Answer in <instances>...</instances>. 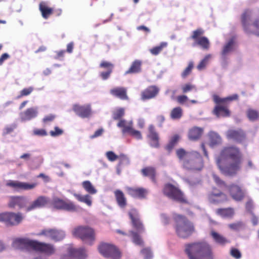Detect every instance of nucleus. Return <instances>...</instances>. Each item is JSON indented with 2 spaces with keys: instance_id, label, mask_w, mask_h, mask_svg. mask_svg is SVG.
I'll list each match as a JSON object with an SVG mask.
<instances>
[{
  "instance_id": "64",
  "label": "nucleus",
  "mask_w": 259,
  "mask_h": 259,
  "mask_svg": "<svg viewBox=\"0 0 259 259\" xmlns=\"http://www.w3.org/2000/svg\"><path fill=\"white\" fill-rule=\"evenodd\" d=\"M188 98L186 95H180L178 96L177 98V102L180 104H184L185 102L188 101Z\"/></svg>"
},
{
  "instance_id": "30",
  "label": "nucleus",
  "mask_w": 259,
  "mask_h": 259,
  "mask_svg": "<svg viewBox=\"0 0 259 259\" xmlns=\"http://www.w3.org/2000/svg\"><path fill=\"white\" fill-rule=\"evenodd\" d=\"M141 173L144 177H149L154 183H156V170L153 166H147L141 169Z\"/></svg>"
},
{
  "instance_id": "59",
  "label": "nucleus",
  "mask_w": 259,
  "mask_h": 259,
  "mask_svg": "<svg viewBox=\"0 0 259 259\" xmlns=\"http://www.w3.org/2000/svg\"><path fill=\"white\" fill-rule=\"evenodd\" d=\"M230 255L236 259H239L241 257L240 251L235 248L232 247L230 250Z\"/></svg>"
},
{
  "instance_id": "49",
  "label": "nucleus",
  "mask_w": 259,
  "mask_h": 259,
  "mask_svg": "<svg viewBox=\"0 0 259 259\" xmlns=\"http://www.w3.org/2000/svg\"><path fill=\"white\" fill-rule=\"evenodd\" d=\"M246 114L250 121H255L259 118L258 111L252 109H249L246 112Z\"/></svg>"
},
{
  "instance_id": "37",
  "label": "nucleus",
  "mask_w": 259,
  "mask_h": 259,
  "mask_svg": "<svg viewBox=\"0 0 259 259\" xmlns=\"http://www.w3.org/2000/svg\"><path fill=\"white\" fill-rule=\"evenodd\" d=\"M203 132V129L198 127H194L189 132V138L192 140H196L200 138Z\"/></svg>"
},
{
  "instance_id": "55",
  "label": "nucleus",
  "mask_w": 259,
  "mask_h": 259,
  "mask_svg": "<svg viewBox=\"0 0 259 259\" xmlns=\"http://www.w3.org/2000/svg\"><path fill=\"white\" fill-rule=\"evenodd\" d=\"M229 228L234 231H239L243 227V224L241 222L230 224L228 225Z\"/></svg>"
},
{
  "instance_id": "43",
  "label": "nucleus",
  "mask_w": 259,
  "mask_h": 259,
  "mask_svg": "<svg viewBox=\"0 0 259 259\" xmlns=\"http://www.w3.org/2000/svg\"><path fill=\"white\" fill-rule=\"evenodd\" d=\"M180 139V137L179 135L176 134L172 136L169 141V143L166 145V149L170 152L174 148V147L178 144Z\"/></svg>"
},
{
  "instance_id": "35",
  "label": "nucleus",
  "mask_w": 259,
  "mask_h": 259,
  "mask_svg": "<svg viewBox=\"0 0 259 259\" xmlns=\"http://www.w3.org/2000/svg\"><path fill=\"white\" fill-rule=\"evenodd\" d=\"M234 44L235 41L234 38H231L228 42L224 45L221 52V55L224 59H226L227 56L234 50Z\"/></svg>"
},
{
  "instance_id": "27",
  "label": "nucleus",
  "mask_w": 259,
  "mask_h": 259,
  "mask_svg": "<svg viewBox=\"0 0 259 259\" xmlns=\"http://www.w3.org/2000/svg\"><path fill=\"white\" fill-rule=\"evenodd\" d=\"M99 66L100 68L107 69L106 71L102 72L100 73V76L103 80L107 79L112 72V70L114 68V65L111 62L103 61L101 62Z\"/></svg>"
},
{
  "instance_id": "63",
  "label": "nucleus",
  "mask_w": 259,
  "mask_h": 259,
  "mask_svg": "<svg viewBox=\"0 0 259 259\" xmlns=\"http://www.w3.org/2000/svg\"><path fill=\"white\" fill-rule=\"evenodd\" d=\"M213 179L215 182V183L218 185H223L226 188L228 186L225 182L221 180V179L217 176V175H213Z\"/></svg>"
},
{
  "instance_id": "22",
  "label": "nucleus",
  "mask_w": 259,
  "mask_h": 259,
  "mask_svg": "<svg viewBox=\"0 0 259 259\" xmlns=\"http://www.w3.org/2000/svg\"><path fill=\"white\" fill-rule=\"evenodd\" d=\"M68 255H64L61 259H68L70 257L76 258L77 259H83L86 256V251L83 248H74L71 247L68 249Z\"/></svg>"
},
{
  "instance_id": "61",
  "label": "nucleus",
  "mask_w": 259,
  "mask_h": 259,
  "mask_svg": "<svg viewBox=\"0 0 259 259\" xmlns=\"http://www.w3.org/2000/svg\"><path fill=\"white\" fill-rule=\"evenodd\" d=\"M33 134L38 136H46L47 135L46 131L44 129H34L33 131Z\"/></svg>"
},
{
  "instance_id": "52",
  "label": "nucleus",
  "mask_w": 259,
  "mask_h": 259,
  "mask_svg": "<svg viewBox=\"0 0 259 259\" xmlns=\"http://www.w3.org/2000/svg\"><path fill=\"white\" fill-rule=\"evenodd\" d=\"M211 57L210 55H207L205 57L200 61L197 65V68L199 70H201L204 69L208 63V60Z\"/></svg>"
},
{
  "instance_id": "42",
  "label": "nucleus",
  "mask_w": 259,
  "mask_h": 259,
  "mask_svg": "<svg viewBox=\"0 0 259 259\" xmlns=\"http://www.w3.org/2000/svg\"><path fill=\"white\" fill-rule=\"evenodd\" d=\"M183 114V111L181 107H177L174 108L170 113V118L172 119L176 120L180 119Z\"/></svg>"
},
{
  "instance_id": "17",
  "label": "nucleus",
  "mask_w": 259,
  "mask_h": 259,
  "mask_svg": "<svg viewBox=\"0 0 259 259\" xmlns=\"http://www.w3.org/2000/svg\"><path fill=\"white\" fill-rule=\"evenodd\" d=\"M32 249L47 255H51L54 254L56 251L53 245L36 240H34Z\"/></svg>"
},
{
  "instance_id": "24",
  "label": "nucleus",
  "mask_w": 259,
  "mask_h": 259,
  "mask_svg": "<svg viewBox=\"0 0 259 259\" xmlns=\"http://www.w3.org/2000/svg\"><path fill=\"white\" fill-rule=\"evenodd\" d=\"M128 194L134 198L145 199L148 193V190L142 187L128 188Z\"/></svg>"
},
{
  "instance_id": "33",
  "label": "nucleus",
  "mask_w": 259,
  "mask_h": 259,
  "mask_svg": "<svg viewBox=\"0 0 259 259\" xmlns=\"http://www.w3.org/2000/svg\"><path fill=\"white\" fill-rule=\"evenodd\" d=\"M142 61L140 60L134 61L130 67L125 72V74H135L140 72L142 70Z\"/></svg>"
},
{
  "instance_id": "15",
  "label": "nucleus",
  "mask_w": 259,
  "mask_h": 259,
  "mask_svg": "<svg viewBox=\"0 0 259 259\" xmlns=\"http://www.w3.org/2000/svg\"><path fill=\"white\" fill-rule=\"evenodd\" d=\"M208 201L213 204H219L224 203L228 201L227 195L216 188H213L208 195Z\"/></svg>"
},
{
  "instance_id": "14",
  "label": "nucleus",
  "mask_w": 259,
  "mask_h": 259,
  "mask_svg": "<svg viewBox=\"0 0 259 259\" xmlns=\"http://www.w3.org/2000/svg\"><path fill=\"white\" fill-rule=\"evenodd\" d=\"M226 188L230 196L236 201H241L245 197L246 193L245 190L238 185L232 184L228 185Z\"/></svg>"
},
{
  "instance_id": "11",
  "label": "nucleus",
  "mask_w": 259,
  "mask_h": 259,
  "mask_svg": "<svg viewBox=\"0 0 259 259\" xmlns=\"http://www.w3.org/2000/svg\"><path fill=\"white\" fill-rule=\"evenodd\" d=\"M99 252L104 257L110 258L111 259H120L121 252L119 249L114 245L102 243L98 246Z\"/></svg>"
},
{
  "instance_id": "50",
  "label": "nucleus",
  "mask_w": 259,
  "mask_h": 259,
  "mask_svg": "<svg viewBox=\"0 0 259 259\" xmlns=\"http://www.w3.org/2000/svg\"><path fill=\"white\" fill-rule=\"evenodd\" d=\"M17 125L16 123H12L11 124L7 125L5 127L3 131V136H5L7 135L13 133L14 130L17 128Z\"/></svg>"
},
{
  "instance_id": "9",
  "label": "nucleus",
  "mask_w": 259,
  "mask_h": 259,
  "mask_svg": "<svg viewBox=\"0 0 259 259\" xmlns=\"http://www.w3.org/2000/svg\"><path fill=\"white\" fill-rule=\"evenodd\" d=\"M204 32L203 29L198 28L192 31L190 38L194 41L193 46H198L202 49L207 50L210 48V42L207 37L203 36Z\"/></svg>"
},
{
  "instance_id": "54",
  "label": "nucleus",
  "mask_w": 259,
  "mask_h": 259,
  "mask_svg": "<svg viewBox=\"0 0 259 259\" xmlns=\"http://www.w3.org/2000/svg\"><path fill=\"white\" fill-rule=\"evenodd\" d=\"M182 90L183 93H186L192 90L196 91L195 85L190 83H186L182 87Z\"/></svg>"
},
{
  "instance_id": "46",
  "label": "nucleus",
  "mask_w": 259,
  "mask_h": 259,
  "mask_svg": "<svg viewBox=\"0 0 259 259\" xmlns=\"http://www.w3.org/2000/svg\"><path fill=\"white\" fill-rule=\"evenodd\" d=\"M130 233L132 237L133 242L135 244L141 246L144 245V241L137 232L131 231H130Z\"/></svg>"
},
{
  "instance_id": "53",
  "label": "nucleus",
  "mask_w": 259,
  "mask_h": 259,
  "mask_svg": "<svg viewBox=\"0 0 259 259\" xmlns=\"http://www.w3.org/2000/svg\"><path fill=\"white\" fill-rule=\"evenodd\" d=\"M34 90L32 87H29L27 88H24L21 91L20 95L17 97L18 98H21L24 96H27L30 95Z\"/></svg>"
},
{
  "instance_id": "4",
  "label": "nucleus",
  "mask_w": 259,
  "mask_h": 259,
  "mask_svg": "<svg viewBox=\"0 0 259 259\" xmlns=\"http://www.w3.org/2000/svg\"><path fill=\"white\" fill-rule=\"evenodd\" d=\"M175 229L177 235L181 238H187L195 232L194 224L185 216L174 214Z\"/></svg>"
},
{
  "instance_id": "12",
  "label": "nucleus",
  "mask_w": 259,
  "mask_h": 259,
  "mask_svg": "<svg viewBox=\"0 0 259 259\" xmlns=\"http://www.w3.org/2000/svg\"><path fill=\"white\" fill-rule=\"evenodd\" d=\"M51 206L55 209L64 210L68 211H75L77 208L74 203L69 200L63 199L57 197L53 198Z\"/></svg>"
},
{
  "instance_id": "62",
  "label": "nucleus",
  "mask_w": 259,
  "mask_h": 259,
  "mask_svg": "<svg viewBox=\"0 0 259 259\" xmlns=\"http://www.w3.org/2000/svg\"><path fill=\"white\" fill-rule=\"evenodd\" d=\"M141 253L144 255L145 259H150L152 257L151 252L150 249L148 248H145L142 249Z\"/></svg>"
},
{
  "instance_id": "36",
  "label": "nucleus",
  "mask_w": 259,
  "mask_h": 259,
  "mask_svg": "<svg viewBox=\"0 0 259 259\" xmlns=\"http://www.w3.org/2000/svg\"><path fill=\"white\" fill-rule=\"evenodd\" d=\"M211 235L215 242L221 245L224 246L230 242V241L225 237L214 231L211 232Z\"/></svg>"
},
{
  "instance_id": "7",
  "label": "nucleus",
  "mask_w": 259,
  "mask_h": 259,
  "mask_svg": "<svg viewBox=\"0 0 259 259\" xmlns=\"http://www.w3.org/2000/svg\"><path fill=\"white\" fill-rule=\"evenodd\" d=\"M72 234L89 245H92L96 239L94 230L88 226H79L74 228Z\"/></svg>"
},
{
  "instance_id": "5",
  "label": "nucleus",
  "mask_w": 259,
  "mask_h": 259,
  "mask_svg": "<svg viewBox=\"0 0 259 259\" xmlns=\"http://www.w3.org/2000/svg\"><path fill=\"white\" fill-rule=\"evenodd\" d=\"M238 99V96L237 94L224 98H221L218 95H214L213 100L217 105L213 109V114L218 117L230 116V112L228 109V105L230 102L237 100Z\"/></svg>"
},
{
  "instance_id": "32",
  "label": "nucleus",
  "mask_w": 259,
  "mask_h": 259,
  "mask_svg": "<svg viewBox=\"0 0 259 259\" xmlns=\"http://www.w3.org/2000/svg\"><path fill=\"white\" fill-rule=\"evenodd\" d=\"M39 10L41 12L42 17L47 19L53 13V9L48 7L47 4L44 2H41L39 4Z\"/></svg>"
},
{
  "instance_id": "23",
  "label": "nucleus",
  "mask_w": 259,
  "mask_h": 259,
  "mask_svg": "<svg viewBox=\"0 0 259 259\" xmlns=\"http://www.w3.org/2000/svg\"><path fill=\"white\" fill-rule=\"evenodd\" d=\"M50 202L49 199L44 196H38L27 208L26 211H30L37 208L45 207Z\"/></svg>"
},
{
  "instance_id": "40",
  "label": "nucleus",
  "mask_w": 259,
  "mask_h": 259,
  "mask_svg": "<svg viewBox=\"0 0 259 259\" xmlns=\"http://www.w3.org/2000/svg\"><path fill=\"white\" fill-rule=\"evenodd\" d=\"M117 125L118 127L122 128V133L125 134L131 130V127L133 126V122H127L125 119H121L119 121Z\"/></svg>"
},
{
  "instance_id": "45",
  "label": "nucleus",
  "mask_w": 259,
  "mask_h": 259,
  "mask_svg": "<svg viewBox=\"0 0 259 259\" xmlns=\"http://www.w3.org/2000/svg\"><path fill=\"white\" fill-rule=\"evenodd\" d=\"M125 110L123 108H118L112 112V118L115 120H121V118L124 115Z\"/></svg>"
},
{
  "instance_id": "48",
  "label": "nucleus",
  "mask_w": 259,
  "mask_h": 259,
  "mask_svg": "<svg viewBox=\"0 0 259 259\" xmlns=\"http://www.w3.org/2000/svg\"><path fill=\"white\" fill-rule=\"evenodd\" d=\"M65 233L63 231L54 229L52 236V240L55 241H59L62 240L65 237Z\"/></svg>"
},
{
  "instance_id": "10",
  "label": "nucleus",
  "mask_w": 259,
  "mask_h": 259,
  "mask_svg": "<svg viewBox=\"0 0 259 259\" xmlns=\"http://www.w3.org/2000/svg\"><path fill=\"white\" fill-rule=\"evenodd\" d=\"M24 218L21 212H5L0 213V222L7 226H15L20 224Z\"/></svg>"
},
{
  "instance_id": "56",
  "label": "nucleus",
  "mask_w": 259,
  "mask_h": 259,
  "mask_svg": "<svg viewBox=\"0 0 259 259\" xmlns=\"http://www.w3.org/2000/svg\"><path fill=\"white\" fill-rule=\"evenodd\" d=\"M127 133L130 134L131 136L135 137L138 140H141L142 138L141 132L139 131L134 129L133 128V126L131 127V130L128 131V132Z\"/></svg>"
},
{
  "instance_id": "19",
  "label": "nucleus",
  "mask_w": 259,
  "mask_h": 259,
  "mask_svg": "<svg viewBox=\"0 0 259 259\" xmlns=\"http://www.w3.org/2000/svg\"><path fill=\"white\" fill-rule=\"evenodd\" d=\"M34 240L26 238H17L13 240L12 246L16 249H32Z\"/></svg>"
},
{
  "instance_id": "3",
  "label": "nucleus",
  "mask_w": 259,
  "mask_h": 259,
  "mask_svg": "<svg viewBox=\"0 0 259 259\" xmlns=\"http://www.w3.org/2000/svg\"><path fill=\"white\" fill-rule=\"evenodd\" d=\"M185 252L188 259H213L210 246L206 242L188 243L185 246Z\"/></svg>"
},
{
  "instance_id": "38",
  "label": "nucleus",
  "mask_w": 259,
  "mask_h": 259,
  "mask_svg": "<svg viewBox=\"0 0 259 259\" xmlns=\"http://www.w3.org/2000/svg\"><path fill=\"white\" fill-rule=\"evenodd\" d=\"M106 155L108 160L111 161H114L119 158L120 160V164H121L123 161H126L127 162H128L127 157L123 154L118 156L112 151H108L106 152Z\"/></svg>"
},
{
  "instance_id": "1",
  "label": "nucleus",
  "mask_w": 259,
  "mask_h": 259,
  "mask_svg": "<svg viewBox=\"0 0 259 259\" xmlns=\"http://www.w3.org/2000/svg\"><path fill=\"white\" fill-rule=\"evenodd\" d=\"M242 153L233 145L223 147L215 157L216 163L221 172L226 176L235 175L241 167Z\"/></svg>"
},
{
  "instance_id": "13",
  "label": "nucleus",
  "mask_w": 259,
  "mask_h": 259,
  "mask_svg": "<svg viewBox=\"0 0 259 259\" xmlns=\"http://www.w3.org/2000/svg\"><path fill=\"white\" fill-rule=\"evenodd\" d=\"M6 185L16 191H20L32 190L37 186V183H28L18 181L8 180L6 182Z\"/></svg>"
},
{
  "instance_id": "26",
  "label": "nucleus",
  "mask_w": 259,
  "mask_h": 259,
  "mask_svg": "<svg viewBox=\"0 0 259 259\" xmlns=\"http://www.w3.org/2000/svg\"><path fill=\"white\" fill-rule=\"evenodd\" d=\"M110 93L114 97L121 100H128L127 90L124 87H116L110 90Z\"/></svg>"
},
{
  "instance_id": "16",
  "label": "nucleus",
  "mask_w": 259,
  "mask_h": 259,
  "mask_svg": "<svg viewBox=\"0 0 259 259\" xmlns=\"http://www.w3.org/2000/svg\"><path fill=\"white\" fill-rule=\"evenodd\" d=\"M226 137L238 143H242L246 139V132L242 128L229 129L226 133Z\"/></svg>"
},
{
  "instance_id": "18",
  "label": "nucleus",
  "mask_w": 259,
  "mask_h": 259,
  "mask_svg": "<svg viewBox=\"0 0 259 259\" xmlns=\"http://www.w3.org/2000/svg\"><path fill=\"white\" fill-rule=\"evenodd\" d=\"M128 213L131 220L133 227L140 233L144 232V227L140 219L138 210L136 208H132Z\"/></svg>"
},
{
  "instance_id": "34",
  "label": "nucleus",
  "mask_w": 259,
  "mask_h": 259,
  "mask_svg": "<svg viewBox=\"0 0 259 259\" xmlns=\"http://www.w3.org/2000/svg\"><path fill=\"white\" fill-rule=\"evenodd\" d=\"M114 194L118 205L121 208H124L127 205V201L122 191L116 190Z\"/></svg>"
},
{
  "instance_id": "44",
  "label": "nucleus",
  "mask_w": 259,
  "mask_h": 259,
  "mask_svg": "<svg viewBox=\"0 0 259 259\" xmlns=\"http://www.w3.org/2000/svg\"><path fill=\"white\" fill-rule=\"evenodd\" d=\"M82 186L83 189L90 194H95L97 191L89 181H85L82 183Z\"/></svg>"
},
{
  "instance_id": "41",
  "label": "nucleus",
  "mask_w": 259,
  "mask_h": 259,
  "mask_svg": "<svg viewBox=\"0 0 259 259\" xmlns=\"http://www.w3.org/2000/svg\"><path fill=\"white\" fill-rule=\"evenodd\" d=\"M73 195L78 201L84 203L89 206H91L92 205V201L90 195L86 194L85 195H81L80 194L75 193Z\"/></svg>"
},
{
  "instance_id": "6",
  "label": "nucleus",
  "mask_w": 259,
  "mask_h": 259,
  "mask_svg": "<svg viewBox=\"0 0 259 259\" xmlns=\"http://www.w3.org/2000/svg\"><path fill=\"white\" fill-rule=\"evenodd\" d=\"M251 11L245 10L241 16V22L244 31L247 33H253L259 35V9L256 13V18L251 22Z\"/></svg>"
},
{
  "instance_id": "51",
  "label": "nucleus",
  "mask_w": 259,
  "mask_h": 259,
  "mask_svg": "<svg viewBox=\"0 0 259 259\" xmlns=\"http://www.w3.org/2000/svg\"><path fill=\"white\" fill-rule=\"evenodd\" d=\"M193 67H194L193 63L192 62H189L188 66L182 72L181 76L183 78H185L187 76H188L189 75H190L192 72Z\"/></svg>"
},
{
  "instance_id": "31",
  "label": "nucleus",
  "mask_w": 259,
  "mask_h": 259,
  "mask_svg": "<svg viewBox=\"0 0 259 259\" xmlns=\"http://www.w3.org/2000/svg\"><path fill=\"white\" fill-rule=\"evenodd\" d=\"M216 213L224 218H232L235 214V210L232 207L220 208L215 210Z\"/></svg>"
},
{
  "instance_id": "29",
  "label": "nucleus",
  "mask_w": 259,
  "mask_h": 259,
  "mask_svg": "<svg viewBox=\"0 0 259 259\" xmlns=\"http://www.w3.org/2000/svg\"><path fill=\"white\" fill-rule=\"evenodd\" d=\"M38 112L36 108H29L20 114V119L22 121H27L36 117Z\"/></svg>"
},
{
  "instance_id": "2",
  "label": "nucleus",
  "mask_w": 259,
  "mask_h": 259,
  "mask_svg": "<svg viewBox=\"0 0 259 259\" xmlns=\"http://www.w3.org/2000/svg\"><path fill=\"white\" fill-rule=\"evenodd\" d=\"M176 154L183 168L192 171H200L203 169L204 161L197 151L189 152L181 148L176 150Z\"/></svg>"
},
{
  "instance_id": "47",
  "label": "nucleus",
  "mask_w": 259,
  "mask_h": 259,
  "mask_svg": "<svg viewBox=\"0 0 259 259\" xmlns=\"http://www.w3.org/2000/svg\"><path fill=\"white\" fill-rule=\"evenodd\" d=\"M167 42H162L159 44V46H156L150 49L149 51L151 53V54L156 56L158 55L164 48L167 47Z\"/></svg>"
},
{
  "instance_id": "58",
  "label": "nucleus",
  "mask_w": 259,
  "mask_h": 259,
  "mask_svg": "<svg viewBox=\"0 0 259 259\" xmlns=\"http://www.w3.org/2000/svg\"><path fill=\"white\" fill-rule=\"evenodd\" d=\"M63 133V130L60 128L58 126L54 127V130L51 131L50 134L52 137H55L62 135Z\"/></svg>"
},
{
  "instance_id": "8",
  "label": "nucleus",
  "mask_w": 259,
  "mask_h": 259,
  "mask_svg": "<svg viewBox=\"0 0 259 259\" xmlns=\"http://www.w3.org/2000/svg\"><path fill=\"white\" fill-rule=\"evenodd\" d=\"M163 194L168 198L181 203L187 204L188 201L184 193L178 187L170 183L164 185Z\"/></svg>"
},
{
  "instance_id": "39",
  "label": "nucleus",
  "mask_w": 259,
  "mask_h": 259,
  "mask_svg": "<svg viewBox=\"0 0 259 259\" xmlns=\"http://www.w3.org/2000/svg\"><path fill=\"white\" fill-rule=\"evenodd\" d=\"M209 145L211 147L217 146L222 143L221 137L215 133H210L209 135Z\"/></svg>"
},
{
  "instance_id": "21",
  "label": "nucleus",
  "mask_w": 259,
  "mask_h": 259,
  "mask_svg": "<svg viewBox=\"0 0 259 259\" xmlns=\"http://www.w3.org/2000/svg\"><path fill=\"white\" fill-rule=\"evenodd\" d=\"M26 204V199L23 196H11L9 197L8 206L11 208L18 207L19 208H23Z\"/></svg>"
},
{
  "instance_id": "20",
  "label": "nucleus",
  "mask_w": 259,
  "mask_h": 259,
  "mask_svg": "<svg viewBox=\"0 0 259 259\" xmlns=\"http://www.w3.org/2000/svg\"><path fill=\"white\" fill-rule=\"evenodd\" d=\"M73 110L78 116L84 118L90 117L92 114L91 106L90 104L79 105L74 104Z\"/></svg>"
},
{
  "instance_id": "57",
  "label": "nucleus",
  "mask_w": 259,
  "mask_h": 259,
  "mask_svg": "<svg viewBox=\"0 0 259 259\" xmlns=\"http://www.w3.org/2000/svg\"><path fill=\"white\" fill-rule=\"evenodd\" d=\"M54 229H44L41 230L38 234V236H44L47 238L52 239V233Z\"/></svg>"
},
{
  "instance_id": "25",
  "label": "nucleus",
  "mask_w": 259,
  "mask_h": 259,
  "mask_svg": "<svg viewBox=\"0 0 259 259\" xmlns=\"http://www.w3.org/2000/svg\"><path fill=\"white\" fill-rule=\"evenodd\" d=\"M159 89L155 85H151L147 88L141 93V98L143 100H149L154 98L158 93Z\"/></svg>"
},
{
  "instance_id": "28",
  "label": "nucleus",
  "mask_w": 259,
  "mask_h": 259,
  "mask_svg": "<svg viewBox=\"0 0 259 259\" xmlns=\"http://www.w3.org/2000/svg\"><path fill=\"white\" fill-rule=\"evenodd\" d=\"M148 131V137L152 142L151 144V146L158 148L159 145V136L153 125H150L149 126Z\"/></svg>"
},
{
  "instance_id": "60",
  "label": "nucleus",
  "mask_w": 259,
  "mask_h": 259,
  "mask_svg": "<svg viewBox=\"0 0 259 259\" xmlns=\"http://www.w3.org/2000/svg\"><path fill=\"white\" fill-rule=\"evenodd\" d=\"M56 116L54 114H49L45 116L42 119V122L44 123H48L52 122L56 118Z\"/></svg>"
}]
</instances>
